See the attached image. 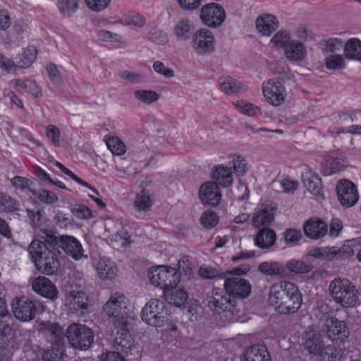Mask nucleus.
Segmentation results:
<instances>
[{
  "mask_svg": "<svg viewBox=\"0 0 361 361\" xmlns=\"http://www.w3.org/2000/svg\"><path fill=\"white\" fill-rule=\"evenodd\" d=\"M28 252L36 269L42 274H55L61 267L60 260L42 241L33 240L28 247Z\"/></svg>",
  "mask_w": 361,
  "mask_h": 361,
  "instance_id": "1",
  "label": "nucleus"
},
{
  "mask_svg": "<svg viewBox=\"0 0 361 361\" xmlns=\"http://www.w3.org/2000/svg\"><path fill=\"white\" fill-rule=\"evenodd\" d=\"M250 271L248 266L233 269L225 275L224 288L230 297L235 300L247 298L251 293L250 282L240 276L246 274Z\"/></svg>",
  "mask_w": 361,
  "mask_h": 361,
  "instance_id": "2",
  "label": "nucleus"
},
{
  "mask_svg": "<svg viewBox=\"0 0 361 361\" xmlns=\"http://www.w3.org/2000/svg\"><path fill=\"white\" fill-rule=\"evenodd\" d=\"M66 337L74 348L86 350L93 343L94 333L85 324L73 323L68 326Z\"/></svg>",
  "mask_w": 361,
  "mask_h": 361,
  "instance_id": "3",
  "label": "nucleus"
},
{
  "mask_svg": "<svg viewBox=\"0 0 361 361\" xmlns=\"http://www.w3.org/2000/svg\"><path fill=\"white\" fill-rule=\"evenodd\" d=\"M148 277L150 283L160 287L164 291L176 286L180 281V276L176 268L168 266H157L149 270Z\"/></svg>",
  "mask_w": 361,
  "mask_h": 361,
  "instance_id": "4",
  "label": "nucleus"
},
{
  "mask_svg": "<svg viewBox=\"0 0 361 361\" xmlns=\"http://www.w3.org/2000/svg\"><path fill=\"white\" fill-rule=\"evenodd\" d=\"M141 317L147 324L163 326L169 320V313L165 302L159 300H151L142 308Z\"/></svg>",
  "mask_w": 361,
  "mask_h": 361,
  "instance_id": "5",
  "label": "nucleus"
},
{
  "mask_svg": "<svg viewBox=\"0 0 361 361\" xmlns=\"http://www.w3.org/2000/svg\"><path fill=\"white\" fill-rule=\"evenodd\" d=\"M11 306L15 317L22 322L31 321L36 314L43 312V306L39 302L30 300L26 297L14 298Z\"/></svg>",
  "mask_w": 361,
  "mask_h": 361,
  "instance_id": "6",
  "label": "nucleus"
},
{
  "mask_svg": "<svg viewBox=\"0 0 361 361\" xmlns=\"http://www.w3.org/2000/svg\"><path fill=\"white\" fill-rule=\"evenodd\" d=\"M129 300L121 293H112L109 300L104 305L106 315L113 317V320H128Z\"/></svg>",
  "mask_w": 361,
  "mask_h": 361,
  "instance_id": "7",
  "label": "nucleus"
},
{
  "mask_svg": "<svg viewBox=\"0 0 361 361\" xmlns=\"http://www.w3.org/2000/svg\"><path fill=\"white\" fill-rule=\"evenodd\" d=\"M236 305L235 300L230 297L225 289L214 288L211 295L207 297L208 307L218 314L224 312H234Z\"/></svg>",
  "mask_w": 361,
  "mask_h": 361,
  "instance_id": "8",
  "label": "nucleus"
},
{
  "mask_svg": "<svg viewBox=\"0 0 361 361\" xmlns=\"http://www.w3.org/2000/svg\"><path fill=\"white\" fill-rule=\"evenodd\" d=\"M200 17L207 26L218 27L224 22L226 12L221 5L211 2L202 7Z\"/></svg>",
  "mask_w": 361,
  "mask_h": 361,
  "instance_id": "9",
  "label": "nucleus"
},
{
  "mask_svg": "<svg viewBox=\"0 0 361 361\" xmlns=\"http://www.w3.org/2000/svg\"><path fill=\"white\" fill-rule=\"evenodd\" d=\"M192 47L199 54H209L215 49V39L212 32L207 28L195 31L192 35Z\"/></svg>",
  "mask_w": 361,
  "mask_h": 361,
  "instance_id": "10",
  "label": "nucleus"
},
{
  "mask_svg": "<svg viewBox=\"0 0 361 361\" xmlns=\"http://www.w3.org/2000/svg\"><path fill=\"white\" fill-rule=\"evenodd\" d=\"M264 96L270 104L279 106L281 105L286 97V89L283 83L277 79H271L264 82L262 85Z\"/></svg>",
  "mask_w": 361,
  "mask_h": 361,
  "instance_id": "11",
  "label": "nucleus"
},
{
  "mask_svg": "<svg viewBox=\"0 0 361 361\" xmlns=\"http://www.w3.org/2000/svg\"><path fill=\"white\" fill-rule=\"evenodd\" d=\"M113 324L116 330V333H114L115 347L117 350L128 353L132 345L130 323L128 320H113Z\"/></svg>",
  "mask_w": 361,
  "mask_h": 361,
  "instance_id": "12",
  "label": "nucleus"
},
{
  "mask_svg": "<svg viewBox=\"0 0 361 361\" xmlns=\"http://www.w3.org/2000/svg\"><path fill=\"white\" fill-rule=\"evenodd\" d=\"M302 345L310 353L319 355L324 350V344L319 330L310 326L302 334Z\"/></svg>",
  "mask_w": 361,
  "mask_h": 361,
  "instance_id": "13",
  "label": "nucleus"
},
{
  "mask_svg": "<svg viewBox=\"0 0 361 361\" xmlns=\"http://www.w3.org/2000/svg\"><path fill=\"white\" fill-rule=\"evenodd\" d=\"M32 290L37 294L49 299L55 300L59 298V292L55 284L45 276H37L31 283Z\"/></svg>",
  "mask_w": 361,
  "mask_h": 361,
  "instance_id": "14",
  "label": "nucleus"
},
{
  "mask_svg": "<svg viewBox=\"0 0 361 361\" xmlns=\"http://www.w3.org/2000/svg\"><path fill=\"white\" fill-rule=\"evenodd\" d=\"M302 303V296L297 286L289 293L281 302L275 308L281 314H290L296 312Z\"/></svg>",
  "mask_w": 361,
  "mask_h": 361,
  "instance_id": "15",
  "label": "nucleus"
},
{
  "mask_svg": "<svg viewBox=\"0 0 361 361\" xmlns=\"http://www.w3.org/2000/svg\"><path fill=\"white\" fill-rule=\"evenodd\" d=\"M201 202L209 207L217 206L221 200V192L219 185L214 181L203 183L199 190Z\"/></svg>",
  "mask_w": 361,
  "mask_h": 361,
  "instance_id": "16",
  "label": "nucleus"
},
{
  "mask_svg": "<svg viewBox=\"0 0 361 361\" xmlns=\"http://www.w3.org/2000/svg\"><path fill=\"white\" fill-rule=\"evenodd\" d=\"M359 200L356 185L351 180L340 178V204L345 208L354 206Z\"/></svg>",
  "mask_w": 361,
  "mask_h": 361,
  "instance_id": "17",
  "label": "nucleus"
},
{
  "mask_svg": "<svg viewBox=\"0 0 361 361\" xmlns=\"http://www.w3.org/2000/svg\"><path fill=\"white\" fill-rule=\"evenodd\" d=\"M358 290L347 279H340V305L344 307H354L358 300Z\"/></svg>",
  "mask_w": 361,
  "mask_h": 361,
  "instance_id": "18",
  "label": "nucleus"
},
{
  "mask_svg": "<svg viewBox=\"0 0 361 361\" xmlns=\"http://www.w3.org/2000/svg\"><path fill=\"white\" fill-rule=\"evenodd\" d=\"M296 285L287 281H281L271 285L269 288L268 301L275 308L286 298Z\"/></svg>",
  "mask_w": 361,
  "mask_h": 361,
  "instance_id": "19",
  "label": "nucleus"
},
{
  "mask_svg": "<svg viewBox=\"0 0 361 361\" xmlns=\"http://www.w3.org/2000/svg\"><path fill=\"white\" fill-rule=\"evenodd\" d=\"M303 229L307 238L318 240L326 234L328 225L323 220L314 217L310 219L305 223Z\"/></svg>",
  "mask_w": 361,
  "mask_h": 361,
  "instance_id": "20",
  "label": "nucleus"
},
{
  "mask_svg": "<svg viewBox=\"0 0 361 361\" xmlns=\"http://www.w3.org/2000/svg\"><path fill=\"white\" fill-rule=\"evenodd\" d=\"M61 248L66 255L75 260L80 259L83 257L84 250L81 243L72 235H62Z\"/></svg>",
  "mask_w": 361,
  "mask_h": 361,
  "instance_id": "21",
  "label": "nucleus"
},
{
  "mask_svg": "<svg viewBox=\"0 0 361 361\" xmlns=\"http://www.w3.org/2000/svg\"><path fill=\"white\" fill-rule=\"evenodd\" d=\"M279 26L278 18L272 14H262L256 20L257 30L264 36H270L278 29Z\"/></svg>",
  "mask_w": 361,
  "mask_h": 361,
  "instance_id": "22",
  "label": "nucleus"
},
{
  "mask_svg": "<svg viewBox=\"0 0 361 361\" xmlns=\"http://www.w3.org/2000/svg\"><path fill=\"white\" fill-rule=\"evenodd\" d=\"M195 25L187 18H179L173 25V32L179 41H186L194 34Z\"/></svg>",
  "mask_w": 361,
  "mask_h": 361,
  "instance_id": "23",
  "label": "nucleus"
},
{
  "mask_svg": "<svg viewBox=\"0 0 361 361\" xmlns=\"http://www.w3.org/2000/svg\"><path fill=\"white\" fill-rule=\"evenodd\" d=\"M242 361H272L266 345L255 344L247 348L243 354Z\"/></svg>",
  "mask_w": 361,
  "mask_h": 361,
  "instance_id": "24",
  "label": "nucleus"
},
{
  "mask_svg": "<svg viewBox=\"0 0 361 361\" xmlns=\"http://www.w3.org/2000/svg\"><path fill=\"white\" fill-rule=\"evenodd\" d=\"M274 219V208L267 205L256 212L252 219V226L257 228H269Z\"/></svg>",
  "mask_w": 361,
  "mask_h": 361,
  "instance_id": "25",
  "label": "nucleus"
},
{
  "mask_svg": "<svg viewBox=\"0 0 361 361\" xmlns=\"http://www.w3.org/2000/svg\"><path fill=\"white\" fill-rule=\"evenodd\" d=\"M46 340L58 348L63 345L66 334L62 327L56 323L49 324L44 329Z\"/></svg>",
  "mask_w": 361,
  "mask_h": 361,
  "instance_id": "26",
  "label": "nucleus"
},
{
  "mask_svg": "<svg viewBox=\"0 0 361 361\" xmlns=\"http://www.w3.org/2000/svg\"><path fill=\"white\" fill-rule=\"evenodd\" d=\"M66 299L73 310L84 313L89 308L88 297L84 291L72 290L67 294Z\"/></svg>",
  "mask_w": 361,
  "mask_h": 361,
  "instance_id": "27",
  "label": "nucleus"
},
{
  "mask_svg": "<svg viewBox=\"0 0 361 361\" xmlns=\"http://www.w3.org/2000/svg\"><path fill=\"white\" fill-rule=\"evenodd\" d=\"M306 55V48L300 42L293 40L289 42L285 47L286 59L293 62L302 61Z\"/></svg>",
  "mask_w": 361,
  "mask_h": 361,
  "instance_id": "28",
  "label": "nucleus"
},
{
  "mask_svg": "<svg viewBox=\"0 0 361 361\" xmlns=\"http://www.w3.org/2000/svg\"><path fill=\"white\" fill-rule=\"evenodd\" d=\"M176 287L169 288L164 291L165 300L176 307H183L188 299V294L183 289H176Z\"/></svg>",
  "mask_w": 361,
  "mask_h": 361,
  "instance_id": "29",
  "label": "nucleus"
},
{
  "mask_svg": "<svg viewBox=\"0 0 361 361\" xmlns=\"http://www.w3.org/2000/svg\"><path fill=\"white\" fill-rule=\"evenodd\" d=\"M259 229L255 239V245L261 249H268L272 247L276 240L274 231L266 227Z\"/></svg>",
  "mask_w": 361,
  "mask_h": 361,
  "instance_id": "30",
  "label": "nucleus"
},
{
  "mask_svg": "<svg viewBox=\"0 0 361 361\" xmlns=\"http://www.w3.org/2000/svg\"><path fill=\"white\" fill-rule=\"evenodd\" d=\"M212 178L217 185L224 188L231 186L233 182V173L229 167L218 165L212 172Z\"/></svg>",
  "mask_w": 361,
  "mask_h": 361,
  "instance_id": "31",
  "label": "nucleus"
},
{
  "mask_svg": "<svg viewBox=\"0 0 361 361\" xmlns=\"http://www.w3.org/2000/svg\"><path fill=\"white\" fill-rule=\"evenodd\" d=\"M154 202V198L150 191L142 189L137 193L133 206L138 212H148L150 210Z\"/></svg>",
  "mask_w": 361,
  "mask_h": 361,
  "instance_id": "32",
  "label": "nucleus"
},
{
  "mask_svg": "<svg viewBox=\"0 0 361 361\" xmlns=\"http://www.w3.org/2000/svg\"><path fill=\"white\" fill-rule=\"evenodd\" d=\"M97 270L99 276L102 279L112 280L117 274L118 269L112 262L106 258L99 259L97 264Z\"/></svg>",
  "mask_w": 361,
  "mask_h": 361,
  "instance_id": "33",
  "label": "nucleus"
},
{
  "mask_svg": "<svg viewBox=\"0 0 361 361\" xmlns=\"http://www.w3.org/2000/svg\"><path fill=\"white\" fill-rule=\"evenodd\" d=\"M338 168V153L331 152L326 155L321 166V173L323 176H331L336 173Z\"/></svg>",
  "mask_w": 361,
  "mask_h": 361,
  "instance_id": "34",
  "label": "nucleus"
},
{
  "mask_svg": "<svg viewBox=\"0 0 361 361\" xmlns=\"http://www.w3.org/2000/svg\"><path fill=\"white\" fill-rule=\"evenodd\" d=\"M343 52L347 59L361 61V41L357 38L348 39L345 44Z\"/></svg>",
  "mask_w": 361,
  "mask_h": 361,
  "instance_id": "35",
  "label": "nucleus"
},
{
  "mask_svg": "<svg viewBox=\"0 0 361 361\" xmlns=\"http://www.w3.org/2000/svg\"><path fill=\"white\" fill-rule=\"evenodd\" d=\"M302 179L307 190L314 195H319L322 192V185L319 178L312 174L310 171H307L302 175Z\"/></svg>",
  "mask_w": 361,
  "mask_h": 361,
  "instance_id": "36",
  "label": "nucleus"
},
{
  "mask_svg": "<svg viewBox=\"0 0 361 361\" xmlns=\"http://www.w3.org/2000/svg\"><path fill=\"white\" fill-rule=\"evenodd\" d=\"M219 83L221 90L228 95L237 94L243 89L241 82L228 76L220 78Z\"/></svg>",
  "mask_w": 361,
  "mask_h": 361,
  "instance_id": "37",
  "label": "nucleus"
},
{
  "mask_svg": "<svg viewBox=\"0 0 361 361\" xmlns=\"http://www.w3.org/2000/svg\"><path fill=\"white\" fill-rule=\"evenodd\" d=\"M322 331L331 341L337 342L338 340V324L336 317L328 315L322 326Z\"/></svg>",
  "mask_w": 361,
  "mask_h": 361,
  "instance_id": "38",
  "label": "nucleus"
},
{
  "mask_svg": "<svg viewBox=\"0 0 361 361\" xmlns=\"http://www.w3.org/2000/svg\"><path fill=\"white\" fill-rule=\"evenodd\" d=\"M258 271L269 276H281L283 274V267L277 262H264L258 267Z\"/></svg>",
  "mask_w": 361,
  "mask_h": 361,
  "instance_id": "39",
  "label": "nucleus"
},
{
  "mask_svg": "<svg viewBox=\"0 0 361 361\" xmlns=\"http://www.w3.org/2000/svg\"><path fill=\"white\" fill-rule=\"evenodd\" d=\"M57 7L63 17H70L78 8V0H58Z\"/></svg>",
  "mask_w": 361,
  "mask_h": 361,
  "instance_id": "40",
  "label": "nucleus"
},
{
  "mask_svg": "<svg viewBox=\"0 0 361 361\" xmlns=\"http://www.w3.org/2000/svg\"><path fill=\"white\" fill-rule=\"evenodd\" d=\"M18 200L6 193L0 192V211L13 212L18 209Z\"/></svg>",
  "mask_w": 361,
  "mask_h": 361,
  "instance_id": "41",
  "label": "nucleus"
},
{
  "mask_svg": "<svg viewBox=\"0 0 361 361\" xmlns=\"http://www.w3.org/2000/svg\"><path fill=\"white\" fill-rule=\"evenodd\" d=\"M30 192L40 202L51 204L59 200L58 196L52 191L39 189L30 190Z\"/></svg>",
  "mask_w": 361,
  "mask_h": 361,
  "instance_id": "42",
  "label": "nucleus"
},
{
  "mask_svg": "<svg viewBox=\"0 0 361 361\" xmlns=\"http://www.w3.org/2000/svg\"><path fill=\"white\" fill-rule=\"evenodd\" d=\"M361 245V237L345 240L341 247H340V258H348L353 256L355 253L354 247Z\"/></svg>",
  "mask_w": 361,
  "mask_h": 361,
  "instance_id": "43",
  "label": "nucleus"
},
{
  "mask_svg": "<svg viewBox=\"0 0 361 361\" xmlns=\"http://www.w3.org/2000/svg\"><path fill=\"white\" fill-rule=\"evenodd\" d=\"M135 97L145 104H151L159 98L158 93L153 90H139L134 92Z\"/></svg>",
  "mask_w": 361,
  "mask_h": 361,
  "instance_id": "44",
  "label": "nucleus"
},
{
  "mask_svg": "<svg viewBox=\"0 0 361 361\" xmlns=\"http://www.w3.org/2000/svg\"><path fill=\"white\" fill-rule=\"evenodd\" d=\"M41 238L44 240V243L49 245L54 249L61 247L62 243V235H59L57 233L52 231H44Z\"/></svg>",
  "mask_w": 361,
  "mask_h": 361,
  "instance_id": "45",
  "label": "nucleus"
},
{
  "mask_svg": "<svg viewBox=\"0 0 361 361\" xmlns=\"http://www.w3.org/2000/svg\"><path fill=\"white\" fill-rule=\"evenodd\" d=\"M287 269L292 272L298 274H306L312 269V266L303 261L290 260L286 263Z\"/></svg>",
  "mask_w": 361,
  "mask_h": 361,
  "instance_id": "46",
  "label": "nucleus"
},
{
  "mask_svg": "<svg viewBox=\"0 0 361 361\" xmlns=\"http://www.w3.org/2000/svg\"><path fill=\"white\" fill-rule=\"evenodd\" d=\"M234 105L241 113L248 116L255 117L260 114V110L257 106L246 101H238Z\"/></svg>",
  "mask_w": 361,
  "mask_h": 361,
  "instance_id": "47",
  "label": "nucleus"
},
{
  "mask_svg": "<svg viewBox=\"0 0 361 361\" xmlns=\"http://www.w3.org/2000/svg\"><path fill=\"white\" fill-rule=\"evenodd\" d=\"M200 221L204 228L212 229L218 224L219 216L214 212L207 210L202 214Z\"/></svg>",
  "mask_w": 361,
  "mask_h": 361,
  "instance_id": "48",
  "label": "nucleus"
},
{
  "mask_svg": "<svg viewBox=\"0 0 361 361\" xmlns=\"http://www.w3.org/2000/svg\"><path fill=\"white\" fill-rule=\"evenodd\" d=\"M302 237L301 231L294 228H288L283 233V239L285 243L291 246L298 245Z\"/></svg>",
  "mask_w": 361,
  "mask_h": 361,
  "instance_id": "49",
  "label": "nucleus"
},
{
  "mask_svg": "<svg viewBox=\"0 0 361 361\" xmlns=\"http://www.w3.org/2000/svg\"><path fill=\"white\" fill-rule=\"evenodd\" d=\"M37 49L35 46H28L24 51L22 58L20 59L21 67L30 66L36 59Z\"/></svg>",
  "mask_w": 361,
  "mask_h": 361,
  "instance_id": "50",
  "label": "nucleus"
},
{
  "mask_svg": "<svg viewBox=\"0 0 361 361\" xmlns=\"http://www.w3.org/2000/svg\"><path fill=\"white\" fill-rule=\"evenodd\" d=\"M11 184L18 190H27L29 192H30V190H33L30 188L32 185V182L26 177L16 176L11 179Z\"/></svg>",
  "mask_w": 361,
  "mask_h": 361,
  "instance_id": "51",
  "label": "nucleus"
},
{
  "mask_svg": "<svg viewBox=\"0 0 361 361\" xmlns=\"http://www.w3.org/2000/svg\"><path fill=\"white\" fill-rule=\"evenodd\" d=\"M290 42L289 33L286 30H279L271 38V43L276 47H286V44Z\"/></svg>",
  "mask_w": 361,
  "mask_h": 361,
  "instance_id": "52",
  "label": "nucleus"
},
{
  "mask_svg": "<svg viewBox=\"0 0 361 361\" xmlns=\"http://www.w3.org/2000/svg\"><path fill=\"white\" fill-rule=\"evenodd\" d=\"M106 145L112 153L116 155H122L126 151L125 144L117 137L109 139L106 142Z\"/></svg>",
  "mask_w": 361,
  "mask_h": 361,
  "instance_id": "53",
  "label": "nucleus"
},
{
  "mask_svg": "<svg viewBox=\"0 0 361 361\" xmlns=\"http://www.w3.org/2000/svg\"><path fill=\"white\" fill-rule=\"evenodd\" d=\"M71 212L80 219H90L92 217V210L82 204L72 205Z\"/></svg>",
  "mask_w": 361,
  "mask_h": 361,
  "instance_id": "54",
  "label": "nucleus"
},
{
  "mask_svg": "<svg viewBox=\"0 0 361 361\" xmlns=\"http://www.w3.org/2000/svg\"><path fill=\"white\" fill-rule=\"evenodd\" d=\"M148 38L157 44H164L168 42L167 35L157 28H152L150 30Z\"/></svg>",
  "mask_w": 361,
  "mask_h": 361,
  "instance_id": "55",
  "label": "nucleus"
},
{
  "mask_svg": "<svg viewBox=\"0 0 361 361\" xmlns=\"http://www.w3.org/2000/svg\"><path fill=\"white\" fill-rule=\"evenodd\" d=\"M153 69L157 73L162 75L166 78H171L175 75L172 68L165 66V65L159 61L154 62Z\"/></svg>",
  "mask_w": 361,
  "mask_h": 361,
  "instance_id": "56",
  "label": "nucleus"
},
{
  "mask_svg": "<svg viewBox=\"0 0 361 361\" xmlns=\"http://www.w3.org/2000/svg\"><path fill=\"white\" fill-rule=\"evenodd\" d=\"M88 8L95 12H99L105 9L111 2V0H85Z\"/></svg>",
  "mask_w": 361,
  "mask_h": 361,
  "instance_id": "57",
  "label": "nucleus"
},
{
  "mask_svg": "<svg viewBox=\"0 0 361 361\" xmlns=\"http://www.w3.org/2000/svg\"><path fill=\"white\" fill-rule=\"evenodd\" d=\"M233 167L237 176H243L247 171V161L244 158L238 156L233 161Z\"/></svg>",
  "mask_w": 361,
  "mask_h": 361,
  "instance_id": "58",
  "label": "nucleus"
},
{
  "mask_svg": "<svg viewBox=\"0 0 361 361\" xmlns=\"http://www.w3.org/2000/svg\"><path fill=\"white\" fill-rule=\"evenodd\" d=\"M202 0H177L179 6L186 11H194L201 5Z\"/></svg>",
  "mask_w": 361,
  "mask_h": 361,
  "instance_id": "59",
  "label": "nucleus"
},
{
  "mask_svg": "<svg viewBox=\"0 0 361 361\" xmlns=\"http://www.w3.org/2000/svg\"><path fill=\"white\" fill-rule=\"evenodd\" d=\"M146 21L145 18L140 14H133L125 19V24L142 27L145 25Z\"/></svg>",
  "mask_w": 361,
  "mask_h": 361,
  "instance_id": "60",
  "label": "nucleus"
},
{
  "mask_svg": "<svg viewBox=\"0 0 361 361\" xmlns=\"http://www.w3.org/2000/svg\"><path fill=\"white\" fill-rule=\"evenodd\" d=\"M47 135L51 140L54 145H60V130L57 127L54 125L48 126L47 128Z\"/></svg>",
  "mask_w": 361,
  "mask_h": 361,
  "instance_id": "61",
  "label": "nucleus"
},
{
  "mask_svg": "<svg viewBox=\"0 0 361 361\" xmlns=\"http://www.w3.org/2000/svg\"><path fill=\"white\" fill-rule=\"evenodd\" d=\"M198 273L201 277L206 279H213L219 276V271L211 267H202Z\"/></svg>",
  "mask_w": 361,
  "mask_h": 361,
  "instance_id": "62",
  "label": "nucleus"
},
{
  "mask_svg": "<svg viewBox=\"0 0 361 361\" xmlns=\"http://www.w3.org/2000/svg\"><path fill=\"white\" fill-rule=\"evenodd\" d=\"M47 71L49 74V76L51 81L54 83L59 84L61 82V74L55 64L49 63L47 66Z\"/></svg>",
  "mask_w": 361,
  "mask_h": 361,
  "instance_id": "63",
  "label": "nucleus"
},
{
  "mask_svg": "<svg viewBox=\"0 0 361 361\" xmlns=\"http://www.w3.org/2000/svg\"><path fill=\"white\" fill-rule=\"evenodd\" d=\"M98 35L101 39L104 41L115 42H122V37L121 35L109 31L101 30L99 32Z\"/></svg>",
  "mask_w": 361,
  "mask_h": 361,
  "instance_id": "64",
  "label": "nucleus"
}]
</instances>
